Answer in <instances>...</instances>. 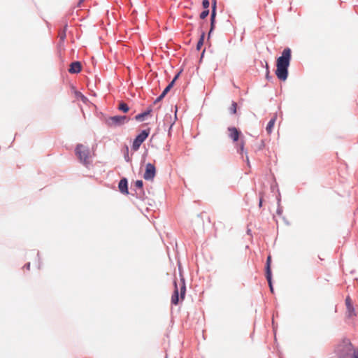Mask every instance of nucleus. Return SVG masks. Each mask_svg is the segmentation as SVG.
Instances as JSON below:
<instances>
[{"label": "nucleus", "mask_w": 358, "mask_h": 358, "mask_svg": "<svg viewBox=\"0 0 358 358\" xmlns=\"http://www.w3.org/2000/svg\"><path fill=\"white\" fill-rule=\"evenodd\" d=\"M292 60V50L287 47L276 59L275 74L280 81H285L289 76V67Z\"/></svg>", "instance_id": "obj_1"}, {"label": "nucleus", "mask_w": 358, "mask_h": 358, "mask_svg": "<svg viewBox=\"0 0 358 358\" xmlns=\"http://www.w3.org/2000/svg\"><path fill=\"white\" fill-rule=\"evenodd\" d=\"M181 285L180 287V292L178 287L177 282L176 280H174L173 285H174V289L173 292L171 296V302L172 305L177 306L180 303V299L182 301L185 299V294H186V285H185V278L183 277H181Z\"/></svg>", "instance_id": "obj_2"}, {"label": "nucleus", "mask_w": 358, "mask_h": 358, "mask_svg": "<svg viewBox=\"0 0 358 358\" xmlns=\"http://www.w3.org/2000/svg\"><path fill=\"white\" fill-rule=\"evenodd\" d=\"M151 129L148 127L145 129H142L134 138L131 149L134 151H137L140 148L141 144L147 139L150 133Z\"/></svg>", "instance_id": "obj_3"}, {"label": "nucleus", "mask_w": 358, "mask_h": 358, "mask_svg": "<svg viewBox=\"0 0 358 358\" xmlns=\"http://www.w3.org/2000/svg\"><path fill=\"white\" fill-rule=\"evenodd\" d=\"M75 154L78 157L80 162L85 166L90 164L89 160V149L83 144H78L75 148Z\"/></svg>", "instance_id": "obj_4"}, {"label": "nucleus", "mask_w": 358, "mask_h": 358, "mask_svg": "<svg viewBox=\"0 0 358 358\" xmlns=\"http://www.w3.org/2000/svg\"><path fill=\"white\" fill-rule=\"evenodd\" d=\"M342 343L343 348L339 350L338 352V358H352V353L351 352L354 347L348 338H344Z\"/></svg>", "instance_id": "obj_5"}, {"label": "nucleus", "mask_w": 358, "mask_h": 358, "mask_svg": "<svg viewBox=\"0 0 358 358\" xmlns=\"http://www.w3.org/2000/svg\"><path fill=\"white\" fill-rule=\"evenodd\" d=\"M265 277L268 284L269 289L271 293H274V288L273 285V275L271 271V256L269 255L266 261L265 264Z\"/></svg>", "instance_id": "obj_6"}, {"label": "nucleus", "mask_w": 358, "mask_h": 358, "mask_svg": "<svg viewBox=\"0 0 358 358\" xmlns=\"http://www.w3.org/2000/svg\"><path fill=\"white\" fill-rule=\"evenodd\" d=\"M157 170L155 166L152 163H148L145 165V173L143 174V178L145 180H153L156 176Z\"/></svg>", "instance_id": "obj_7"}, {"label": "nucleus", "mask_w": 358, "mask_h": 358, "mask_svg": "<svg viewBox=\"0 0 358 358\" xmlns=\"http://www.w3.org/2000/svg\"><path fill=\"white\" fill-rule=\"evenodd\" d=\"M118 189L121 194L124 195L129 194V182L126 177H122L118 183Z\"/></svg>", "instance_id": "obj_8"}, {"label": "nucleus", "mask_w": 358, "mask_h": 358, "mask_svg": "<svg viewBox=\"0 0 358 358\" xmlns=\"http://www.w3.org/2000/svg\"><path fill=\"white\" fill-rule=\"evenodd\" d=\"M345 306L347 309L346 317L351 318L357 315L355 309L352 305V300L349 296L345 299Z\"/></svg>", "instance_id": "obj_9"}, {"label": "nucleus", "mask_w": 358, "mask_h": 358, "mask_svg": "<svg viewBox=\"0 0 358 358\" xmlns=\"http://www.w3.org/2000/svg\"><path fill=\"white\" fill-rule=\"evenodd\" d=\"M121 115L110 116L106 120V123L108 127H120L123 125Z\"/></svg>", "instance_id": "obj_10"}, {"label": "nucleus", "mask_w": 358, "mask_h": 358, "mask_svg": "<svg viewBox=\"0 0 358 358\" xmlns=\"http://www.w3.org/2000/svg\"><path fill=\"white\" fill-rule=\"evenodd\" d=\"M152 112V106H148L145 110L135 115L134 119L137 122H143Z\"/></svg>", "instance_id": "obj_11"}, {"label": "nucleus", "mask_w": 358, "mask_h": 358, "mask_svg": "<svg viewBox=\"0 0 358 358\" xmlns=\"http://www.w3.org/2000/svg\"><path fill=\"white\" fill-rule=\"evenodd\" d=\"M228 131H229V137L233 142H238L241 135H242L241 131L235 127H228Z\"/></svg>", "instance_id": "obj_12"}, {"label": "nucleus", "mask_w": 358, "mask_h": 358, "mask_svg": "<svg viewBox=\"0 0 358 358\" xmlns=\"http://www.w3.org/2000/svg\"><path fill=\"white\" fill-rule=\"evenodd\" d=\"M138 189V199L143 200L145 199V191L143 189V181L142 180H137L132 185Z\"/></svg>", "instance_id": "obj_13"}, {"label": "nucleus", "mask_w": 358, "mask_h": 358, "mask_svg": "<svg viewBox=\"0 0 358 358\" xmlns=\"http://www.w3.org/2000/svg\"><path fill=\"white\" fill-rule=\"evenodd\" d=\"M82 70L81 63L78 61H75L71 63L69 72L71 74H77Z\"/></svg>", "instance_id": "obj_14"}, {"label": "nucleus", "mask_w": 358, "mask_h": 358, "mask_svg": "<svg viewBox=\"0 0 358 358\" xmlns=\"http://www.w3.org/2000/svg\"><path fill=\"white\" fill-rule=\"evenodd\" d=\"M173 85L172 84H168L167 86L164 89V90L162 91V92L160 94L159 96H158L154 101L153 103L154 104H156L157 103H159V101H161L165 96L169 92V91L173 88Z\"/></svg>", "instance_id": "obj_15"}, {"label": "nucleus", "mask_w": 358, "mask_h": 358, "mask_svg": "<svg viewBox=\"0 0 358 358\" xmlns=\"http://www.w3.org/2000/svg\"><path fill=\"white\" fill-rule=\"evenodd\" d=\"M205 36H206L205 31H202L201 33L200 37L197 41L196 46V50L197 51H199L201 50V47L203 46L204 40H205Z\"/></svg>", "instance_id": "obj_16"}, {"label": "nucleus", "mask_w": 358, "mask_h": 358, "mask_svg": "<svg viewBox=\"0 0 358 358\" xmlns=\"http://www.w3.org/2000/svg\"><path fill=\"white\" fill-rule=\"evenodd\" d=\"M275 120H276V116L275 115L268 121V122L266 125V130L268 134H271L272 132Z\"/></svg>", "instance_id": "obj_17"}, {"label": "nucleus", "mask_w": 358, "mask_h": 358, "mask_svg": "<svg viewBox=\"0 0 358 358\" xmlns=\"http://www.w3.org/2000/svg\"><path fill=\"white\" fill-rule=\"evenodd\" d=\"M117 108L119 110L122 111L124 113L129 112V110L130 109L129 106L127 105V103H126L125 102H124L122 101H121L119 103Z\"/></svg>", "instance_id": "obj_18"}, {"label": "nucleus", "mask_w": 358, "mask_h": 358, "mask_svg": "<svg viewBox=\"0 0 358 358\" xmlns=\"http://www.w3.org/2000/svg\"><path fill=\"white\" fill-rule=\"evenodd\" d=\"M66 30L67 28H63L62 29L59 31V43L62 44L64 43L65 39L66 38Z\"/></svg>", "instance_id": "obj_19"}, {"label": "nucleus", "mask_w": 358, "mask_h": 358, "mask_svg": "<svg viewBox=\"0 0 358 358\" xmlns=\"http://www.w3.org/2000/svg\"><path fill=\"white\" fill-rule=\"evenodd\" d=\"M75 96L77 99H80L84 103H87L88 101V99L87 96H85L82 92L80 91L76 90L74 92Z\"/></svg>", "instance_id": "obj_20"}, {"label": "nucleus", "mask_w": 358, "mask_h": 358, "mask_svg": "<svg viewBox=\"0 0 358 358\" xmlns=\"http://www.w3.org/2000/svg\"><path fill=\"white\" fill-rule=\"evenodd\" d=\"M210 30L208 33V39L210 38L211 34L213 32V31L215 29L216 19H210Z\"/></svg>", "instance_id": "obj_21"}, {"label": "nucleus", "mask_w": 358, "mask_h": 358, "mask_svg": "<svg viewBox=\"0 0 358 358\" xmlns=\"http://www.w3.org/2000/svg\"><path fill=\"white\" fill-rule=\"evenodd\" d=\"M237 103L234 101H232L231 106L229 108V113L231 115H235L237 113Z\"/></svg>", "instance_id": "obj_22"}, {"label": "nucleus", "mask_w": 358, "mask_h": 358, "mask_svg": "<svg viewBox=\"0 0 358 358\" xmlns=\"http://www.w3.org/2000/svg\"><path fill=\"white\" fill-rule=\"evenodd\" d=\"M183 71V69H180L176 74L175 76H173L172 80L169 83V84H172L173 85V87L176 84V82L177 81V80L179 78V77L180 76L181 73H182Z\"/></svg>", "instance_id": "obj_23"}, {"label": "nucleus", "mask_w": 358, "mask_h": 358, "mask_svg": "<svg viewBox=\"0 0 358 358\" xmlns=\"http://www.w3.org/2000/svg\"><path fill=\"white\" fill-rule=\"evenodd\" d=\"M266 64V79L271 82L273 80V77L270 75V70H269V66L266 62H265Z\"/></svg>", "instance_id": "obj_24"}, {"label": "nucleus", "mask_w": 358, "mask_h": 358, "mask_svg": "<svg viewBox=\"0 0 358 358\" xmlns=\"http://www.w3.org/2000/svg\"><path fill=\"white\" fill-rule=\"evenodd\" d=\"M124 159L127 162H131V159L130 157L129 156V148L127 145L124 146Z\"/></svg>", "instance_id": "obj_25"}, {"label": "nucleus", "mask_w": 358, "mask_h": 358, "mask_svg": "<svg viewBox=\"0 0 358 358\" xmlns=\"http://www.w3.org/2000/svg\"><path fill=\"white\" fill-rule=\"evenodd\" d=\"M209 9H203V10L200 13L199 17L201 20H204L209 15Z\"/></svg>", "instance_id": "obj_26"}, {"label": "nucleus", "mask_w": 358, "mask_h": 358, "mask_svg": "<svg viewBox=\"0 0 358 358\" xmlns=\"http://www.w3.org/2000/svg\"><path fill=\"white\" fill-rule=\"evenodd\" d=\"M244 141H241L240 142V144L238 146L237 148V152L239 153V154H243V152H244Z\"/></svg>", "instance_id": "obj_27"}, {"label": "nucleus", "mask_w": 358, "mask_h": 358, "mask_svg": "<svg viewBox=\"0 0 358 358\" xmlns=\"http://www.w3.org/2000/svg\"><path fill=\"white\" fill-rule=\"evenodd\" d=\"M131 194L133 196H136L137 199H138V189H136L135 187H134L132 185H131Z\"/></svg>", "instance_id": "obj_28"}, {"label": "nucleus", "mask_w": 358, "mask_h": 358, "mask_svg": "<svg viewBox=\"0 0 358 358\" xmlns=\"http://www.w3.org/2000/svg\"><path fill=\"white\" fill-rule=\"evenodd\" d=\"M202 6H203V9H209L210 1L209 0H203L202 1Z\"/></svg>", "instance_id": "obj_29"}, {"label": "nucleus", "mask_w": 358, "mask_h": 358, "mask_svg": "<svg viewBox=\"0 0 358 358\" xmlns=\"http://www.w3.org/2000/svg\"><path fill=\"white\" fill-rule=\"evenodd\" d=\"M36 257H37L38 262V268L40 269L41 267V265H42V262H41V260L39 251L37 252Z\"/></svg>", "instance_id": "obj_30"}, {"label": "nucleus", "mask_w": 358, "mask_h": 358, "mask_svg": "<svg viewBox=\"0 0 358 358\" xmlns=\"http://www.w3.org/2000/svg\"><path fill=\"white\" fill-rule=\"evenodd\" d=\"M282 212H283L282 207L280 206V204L278 205L276 213L280 216V215H282Z\"/></svg>", "instance_id": "obj_31"}, {"label": "nucleus", "mask_w": 358, "mask_h": 358, "mask_svg": "<svg viewBox=\"0 0 358 358\" xmlns=\"http://www.w3.org/2000/svg\"><path fill=\"white\" fill-rule=\"evenodd\" d=\"M211 10H217V1L216 0H213L211 3Z\"/></svg>", "instance_id": "obj_32"}, {"label": "nucleus", "mask_w": 358, "mask_h": 358, "mask_svg": "<svg viewBox=\"0 0 358 358\" xmlns=\"http://www.w3.org/2000/svg\"><path fill=\"white\" fill-rule=\"evenodd\" d=\"M121 117L122 118V121L123 122V124L125 122H129L130 120V117L127 116V115H121Z\"/></svg>", "instance_id": "obj_33"}, {"label": "nucleus", "mask_w": 358, "mask_h": 358, "mask_svg": "<svg viewBox=\"0 0 358 358\" xmlns=\"http://www.w3.org/2000/svg\"><path fill=\"white\" fill-rule=\"evenodd\" d=\"M217 10H211L210 19H216Z\"/></svg>", "instance_id": "obj_34"}, {"label": "nucleus", "mask_w": 358, "mask_h": 358, "mask_svg": "<svg viewBox=\"0 0 358 358\" xmlns=\"http://www.w3.org/2000/svg\"><path fill=\"white\" fill-rule=\"evenodd\" d=\"M62 23L64 24V28H68V21L66 20V17H63L62 20Z\"/></svg>", "instance_id": "obj_35"}, {"label": "nucleus", "mask_w": 358, "mask_h": 358, "mask_svg": "<svg viewBox=\"0 0 358 358\" xmlns=\"http://www.w3.org/2000/svg\"><path fill=\"white\" fill-rule=\"evenodd\" d=\"M352 358H358V348L353 350Z\"/></svg>", "instance_id": "obj_36"}, {"label": "nucleus", "mask_w": 358, "mask_h": 358, "mask_svg": "<svg viewBox=\"0 0 358 358\" xmlns=\"http://www.w3.org/2000/svg\"><path fill=\"white\" fill-rule=\"evenodd\" d=\"M276 199H277V205L280 204V202H281V196H280V192H278V196H277Z\"/></svg>", "instance_id": "obj_37"}, {"label": "nucleus", "mask_w": 358, "mask_h": 358, "mask_svg": "<svg viewBox=\"0 0 358 358\" xmlns=\"http://www.w3.org/2000/svg\"><path fill=\"white\" fill-rule=\"evenodd\" d=\"M262 203H263V198H262V194L260 193V198H259V208H261L262 206Z\"/></svg>", "instance_id": "obj_38"}, {"label": "nucleus", "mask_w": 358, "mask_h": 358, "mask_svg": "<svg viewBox=\"0 0 358 358\" xmlns=\"http://www.w3.org/2000/svg\"><path fill=\"white\" fill-rule=\"evenodd\" d=\"M24 268H26L27 270H29V268H30V262H27V264H25L24 266Z\"/></svg>", "instance_id": "obj_39"}, {"label": "nucleus", "mask_w": 358, "mask_h": 358, "mask_svg": "<svg viewBox=\"0 0 358 358\" xmlns=\"http://www.w3.org/2000/svg\"><path fill=\"white\" fill-rule=\"evenodd\" d=\"M282 219L286 225L289 226L290 224L288 220H287L285 217H283Z\"/></svg>", "instance_id": "obj_40"}, {"label": "nucleus", "mask_w": 358, "mask_h": 358, "mask_svg": "<svg viewBox=\"0 0 358 358\" xmlns=\"http://www.w3.org/2000/svg\"><path fill=\"white\" fill-rule=\"evenodd\" d=\"M173 124H174V123H172V124L170 125L169 128V134H168L169 135H171V129H172V127H173Z\"/></svg>", "instance_id": "obj_41"}, {"label": "nucleus", "mask_w": 358, "mask_h": 358, "mask_svg": "<svg viewBox=\"0 0 358 358\" xmlns=\"http://www.w3.org/2000/svg\"><path fill=\"white\" fill-rule=\"evenodd\" d=\"M204 53H205V49L203 50V52H201V58H200V60H201L204 56Z\"/></svg>", "instance_id": "obj_42"}, {"label": "nucleus", "mask_w": 358, "mask_h": 358, "mask_svg": "<svg viewBox=\"0 0 358 358\" xmlns=\"http://www.w3.org/2000/svg\"><path fill=\"white\" fill-rule=\"evenodd\" d=\"M85 0H79L78 3V6H80V4L84 2Z\"/></svg>", "instance_id": "obj_43"}, {"label": "nucleus", "mask_w": 358, "mask_h": 358, "mask_svg": "<svg viewBox=\"0 0 358 358\" xmlns=\"http://www.w3.org/2000/svg\"><path fill=\"white\" fill-rule=\"evenodd\" d=\"M246 159H247V163H248V164H250V162H249V159H248V156H246Z\"/></svg>", "instance_id": "obj_44"}, {"label": "nucleus", "mask_w": 358, "mask_h": 358, "mask_svg": "<svg viewBox=\"0 0 358 358\" xmlns=\"http://www.w3.org/2000/svg\"><path fill=\"white\" fill-rule=\"evenodd\" d=\"M355 273V270H352V271H350V273H351V274H353V273Z\"/></svg>", "instance_id": "obj_45"}, {"label": "nucleus", "mask_w": 358, "mask_h": 358, "mask_svg": "<svg viewBox=\"0 0 358 358\" xmlns=\"http://www.w3.org/2000/svg\"><path fill=\"white\" fill-rule=\"evenodd\" d=\"M250 231H251L250 229H248V231H247L248 234H250Z\"/></svg>", "instance_id": "obj_46"}, {"label": "nucleus", "mask_w": 358, "mask_h": 358, "mask_svg": "<svg viewBox=\"0 0 358 358\" xmlns=\"http://www.w3.org/2000/svg\"><path fill=\"white\" fill-rule=\"evenodd\" d=\"M355 281H357V282H358V278H355Z\"/></svg>", "instance_id": "obj_47"}, {"label": "nucleus", "mask_w": 358, "mask_h": 358, "mask_svg": "<svg viewBox=\"0 0 358 358\" xmlns=\"http://www.w3.org/2000/svg\"><path fill=\"white\" fill-rule=\"evenodd\" d=\"M261 146H264V141L262 142Z\"/></svg>", "instance_id": "obj_48"}, {"label": "nucleus", "mask_w": 358, "mask_h": 358, "mask_svg": "<svg viewBox=\"0 0 358 358\" xmlns=\"http://www.w3.org/2000/svg\"><path fill=\"white\" fill-rule=\"evenodd\" d=\"M166 358H167V357H166Z\"/></svg>", "instance_id": "obj_49"}]
</instances>
